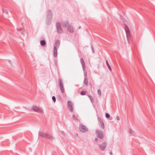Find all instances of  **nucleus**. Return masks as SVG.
I'll use <instances>...</instances> for the list:
<instances>
[{"instance_id": "dca6fc26", "label": "nucleus", "mask_w": 155, "mask_h": 155, "mask_svg": "<svg viewBox=\"0 0 155 155\" xmlns=\"http://www.w3.org/2000/svg\"><path fill=\"white\" fill-rule=\"evenodd\" d=\"M62 24L65 27H68V25H69V22L68 21L63 22Z\"/></svg>"}, {"instance_id": "a878e982", "label": "nucleus", "mask_w": 155, "mask_h": 155, "mask_svg": "<svg viewBox=\"0 0 155 155\" xmlns=\"http://www.w3.org/2000/svg\"><path fill=\"white\" fill-rule=\"evenodd\" d=\"M106 117L107 118H108L110 117V115L108 113H106L105 114Z\"/></svg>"}, {"instance_id": "bb28decb", "label": "nucleus", "mask_w": 155, "mask_h": 155, "mask_svg": "<svg viewBox=\"0 0 155 155\" xmlns=\"http://www.w3.org/2000/svg\"><path fill=\"white\" fill-rule=\"evenodd\" d=\"M116 119L118 120H120V117L119 116H117L116 117Z\"/></svg>"}, {"instance_id": "f257e3e1", "label": "nucleus", "mask_w": 155, "mask_h": 155, "mask_svg": "<svg viewBox=\"0 0 155 155\" xmlns=\"http://www.w3.org/2000/svg\"><path fill=\"white\" fill-rule=\"evenodd\" d=\"M124 28L128 42L130 43V41L131 40V37L130 35V31L129 28L127 25H125L124 26Z\"/></svg>"}, {"instance_id": "7ed1b4c3", "label": "nucleus", "mask_w": 155, "mask_h": 155, "mask_svg": "<svg viewBox=\"0 0 155 155\" xmlns=\"http://www.w3.org/2000/svg\"><path fill=\"white\" fill-rule=\"evenodd\" d=\"M38 134L39 136L45 138L46 139L52 140L53 138L51 135L42 132H39Z\"/></svg>"}, {"instance_id": "c756f323", "label": "nucleus", "mask_w": 155, "mask_h": 155, "mask_svg": "<svg viewBox=\"0 0 155 155\" xmlns=\"http://www.w3.org/2000/svg\"><path fill=\"white\" fill-rule=\"evenodd\" d=\"M84 75L85 77H87V73H85V74H84Z\"/></svg>"}, {"instance_id": "6e6552de", "label": "nucleus", "mask_w": 155, "mask_h": 155, "mask_svg": "<svg viewBox=\"0 0 155 155\" xmlns=\"http://www.w3.org/2000/svg\"><path fill=\"white\" fill-rule=\"evenodd\" d=\"M79 130L81 132L83 133H84L88 131L87 129L82 124H80L79 127Z\"/></svg>"}, {"instance_id": "4468645a", "label": "nucleus", "mask_w": 155, "mask_h": 155, "mask_svg": "<svg viewBox=\"0 0 155 155\" xmlns=\"http://www.w3.org/2000/svg\"><path fill=\"white\" fill-rule=\"evenodd\" d=\"M67 30L70 32L73 33L74 32L73 28L72 26L71 25H68V27Z\"/></svg>"}, {"instance_id": "b1692460", "label": "nucleus", "mask_w": 155, "mask_h": 155, "mask_svg": "<svg viewBox=\"0 0 155 155\" xmlns=\"http://www.w3.org/2000/svg\"><path fill=\"white\" fill-rule=\"evenodd\" d=\"M52 99L54 102H55L56 101V98H55V97H54V96H52Z\"/></svg>"}, {"instance_id": "6ab92c4d", "label": "nucleus", "mask_w": 155, "mask_h": 155, "mask_svg": "<svg viewBox=\"0 0 155 155\" xmlns=\"http://www.w3.org/2000/svg\"><path fill=\"white\" fill-rule=\"evenodd\" d=\"M106 63H107V65L109 69V70L110 71H111L112 69H111V68L110 66V65L109 64V63H108L107 60L106 61Z\"/></svg>"}, {"instance_id": "39448f33", "label": "nucleus", "mask_w": 155, "mask_h": 155, "mask_svg": "<svg viewBox=\"0 0 155 155\" xmlns=\"http://www.w3.org/2000/svg\"><path fill=\"white\" fill-rule=\"evenodd\" d=\"M107 144V142L104 141L102 143V144H99L98 145L100 150L102 151L104 150L106 148Z\"/></svg>"}, {"instance_id": "393cba45", "label": "nucleus", "mask_w": 155, "mask_h": 155, "mask_svg": "<svg viewBox=\"0 0 155 155\" xmlns=\"http://www.w3.org/2000/svg\"><path fill=\"white\" fill-rule=\"evenodd\" d=\"M2 11H3V12L6 13L7 14H8V11H7V10H6V9H2Z\"/></svg>"}, {"instance_id": "1a4fd4ad", "label": "nucleus", "mask_w": 155, "mask_h": 155, "mask_svg": "<svg viewBox=\"0 0 155 155\" xmlns=\"http://www.w3.org/2000/svg\"><path fill=\"white\" fill-rule=\"evenodd\" d=\"M32 108L35 111L38 113L42 112L43 111V110L41 109L36 106H33L32 107Z\"/></svg>"}, {"instance_id": "aec40b11", "label": "nucleus", "mask_w": 155, "mask_h": 155, "mask_svg": "<svg viewBox=\"0 0 155 155\" xmlns=\"http://www.w3.org/2000/svg\"><path fill=\"white\" fill-rule=\"evenodd\" d=\"M88 97L90 99L91 102L92 103L94 102V100L93 98V97L91 95H88Z\"/></svg>"}, {"instance_id": "9d476101", "label": "nucleus", "mask_w": 155, "mask_h": 155, "mask_svg": "<svg viewBox=\"0 0 155 155\" xmlns=\"http://www.w3.org/2000/svg\"><path fill=\"white\" fill-rule=\"evenodd\" d=\"M68 109H69V111L72 112L73 111V107L72 103L70 101H68Z\"/></svg>"}, {"instance_id": "f704fd0d", "label": "nucleus", "mask_w": 155, "mask_h": 155, "mask_svg": "<svg viewBox=\"0 0 155 155\" xmlns=\"http://www.w3.org/2000/svg\"><path fill=\"white\" fill-rule=\"evenodd\" d=\"M78 134H76V136H78Z\"/></svg>"}, {"instance_id": "f8f14e48", "label": "nucleus", "mask_w": 155, "mask_h": 155, "mask_svg": "<svg viewBox=\"0 0 155 155\" xmlns=\"http://www.w3.org/2000/svg\"><path fill=\"white\" fill-rule=\"evenodd\" d=\"M60 41L59 40H57L55 41V43L54 45V48L57 49L60 46Z\"/></svg>"}, {"instance_id": "473e14b6", "label": "nucleus", "mask_w": 155, "mask_h": 155, "mask_svg": "<svg viewBox=\"0 0 155 155\" xmlns=\"http://www.w3.org/2000/svg\"><path fill=\"white\" fill-rule=\"evenodd\" d=\"M17 29L18 30H21V29H19V28H17Z\"/></svg>"}, {"instance_id": "f3484780", "label": "nucleus", "mask_w": 155, "mask_h": 155, "mask_svg": "<svg viewBox=\"0 0 155 155\" xmlns=\"http://www.w3.org/2000/svg\"><path fill=\"white\" fill-rule=\"evenodd\" d=\"M54 57H56L57 56V49L54 48Z\"/></svg>"}, {"instance_id": "2f4dec72", "label": "nucleus", "mask_w": 155, "mask_h": 155, "mask_svg": "<svg viewBox=\"0 0 155 155\" xmlns=\"http://www.w3.org/2000/svg\"><path fill=\"white\" fill-rule=\"evenodd\" d=\"M57 63V61H56V60H55V64H56Z\"/></svg>"}, {"instance_id": "72a5a7b5", "label": "nucleus", "mask_w": 155, "mask_h": 155, "mask_svg": "<svg viewBox=\"0 0 155 155\" xmlns=\"http://www.w3.org/2000/svg\"><path fill=\"white\" fill-rule=\"evenodd\" d=\"M78 134H76V136H78Z\"/></svg>"}, {"instance_id": "c85d7f7f", "label": "nucleus", "mask_w": 155, "mask_h": 155, "mask_svg": "<svg viewBox=\"0 0 155 155\" xmlns=\"http://www.w3.org/2000/svg\"><path fill=\"white\" fill-rule=\"evenodd\" d=\"M98 140V138H96L95 139V141H97Z\"/></svg>"}, {"instance_id": "2eb2a0df", "label": "nucleus", "mask_w": 155, "mask_h": 155, "mask_svg": "<svg viewBox=\"0 0 155 155\" xmlns=\"http://www.w3.org/2000/svg\"><path fill=\"white\" fill-rule=\"evenodd\" d=\"M88 80L86 77H85L83 82V83L84 85L86 86H87L88 85Z\"/></svg>"}, {"instance_id": "f03ea898", "label": "nucleus", "mask_w": 155, "mask_h": 155, "mask_svg": "<svg viewBox=\"0 0 155 155\" xmlns=\"http://www.w3.org/2000/svg\"><path fill=\"white\" fill-rule=\"evenodd\" d=\"M52 11L50 10H48L47 11V20L48 21L47 24L50 25L51 21L52 18Z\"/></svg>"}, {"instance_id": "a211bd4d", "label": "nucleus", "mask_w": 155, "mask_h": 155, "mask_svg": "<svg viewBox=\"0 0 155 155\" xmlns=\"http://www.w3.org/2000/svg\"><path fill=\"white\" fill-rule=\"evenodd\" d=\"M40 44L42 46H44L46 45V42L44 40H41L40 41Z\"/></svg>"}, {"instance_id": "9b49d317", "label": "nucleus", "mask_w": 155, "mask_h": 155, "mask_svg": "<svg viewBox=\"0 0 155 155\" xmlns=\"http://www.w3.org/2000/svg\"><path fill=\"white\" fill-rule=\"evenodd\" d=\"M98 120L100 122L101 127L102 129H104V125L103 120L100 117H98Z\"/></svg>"}, {"instance_id": "cd10ccee", "label": "nucleus", "mask_w": 155, "mask_h": 155, "mask_svg": "<svg viewBox=\"0 0 155 155\" xmlns=\"http://www.w3.org/2000/svg\"><path fill=\"white\" fill-rule=\"evenodd\" d=\"M129 132L130 134H131L132 133V131L131 129L129 130Z\"/></svg>"}, {"instance_id": "ddd939ff", "label": "nucleus", "mask_w": 155, "mask_h": 155, "mask_svg": "<svg viewBox=\"0 0 155 155\" xmlns=\"http://www.w3.org/2000/svg\"><path fill=\"white\" fill-rule=\"evenodd\" d=\"M80 62L82 66L83 69L84 71L85 69V67L84 60L82 58H81Z\"/></svg>"}, {"instance_id": "423d86ee", "label": "nucleus", "mask_w": 155, "mask_h": 155, "mask_svg": "<svg viewBox=\"0 0 155 155\" xmlns=\"http://www.w3.org/2000/svg\"><path fill=\"white\" fill-rule=\"evenodd\" d=\"M56 28L58 33L61 34L62 32V30L61 27V24L58 22L56 23Z\"/></svg>"}, {"instance_id": "5701e85b", "label": "nucleus", "mask_w": 155, "mask_h": 155, "mask_svg": "<svg viewBox=\"0 0 155 155\" xmlns=\"http://www.w3.org/2000/svg\"><path fill=\"white\" fill-rule=\"evenodd\" d=\"M97 92L98 94L101 96V92L100 89H98L97 91Z\"/></svg>"}, {"instance_id": "0eeeda50", "label": "nucleus", "mask_w": 155, "mask_h": 155, "mask_svg": "<svg viewBox=\"0 0 155 155\" xmlns=\"http://www.w3.org/2000/svg\"><path fill=\"white\" fill-rule=\"evenodd\" d=\"M59 84L60 87L61 92L63 93L64 92V89L63 86V84L61 79L59 78L58 80Z\"/></svg>"}, {"instance_id": "412c9836", "label": "nucleus", "mask_w": 155, "mask_h": 155, "mask_svg": "<svg viewBox=\"0 0 155 155\" xmlns=\"http://www.w3.org/2000/svg\"><path fill=\"white\" fill-rule=\"evenodd\" d=\"M86 91H82L81 93V95H84L86 94Z\"/></svg>"}, {"instance_id": "20e7f679", "label": "nucleus", "mask_w": 155, "mask_h": 155, "mask_svg": "<svg viewBox=\"0 0 155 155\" xmlns=\"http://www.w3.org/2000/svg\"><path fill=\"white\" fill-rule=\"evenodd\" d=\"M96 135L98 138L100 139H102L104 137V135L102 131L97 130L96 131Z\"/></svg>"}, {"instance_id": "4be33fe9", "label": "nucleus", "mask_w": 155, "mask_h": 155, "mask_svg": "<svg viewBox=\"0 0 155 155\" xmlns=\"http://www.w3.org/2000/svg\"><path fill=\"white\" fill-rule=\"evenodd\" d=\"M73 118L75 120H77V121L78 120V119L76 117V116L74 115H73Z\"/></svg>"}, {"instance_id": "7c9ffc66", "label": "nucleus", "mask_w": 155, "mask_h": 155, "mask_svg": "<svg viewBox=\"0 0 155 155\" xmlns=\"http://www.w3.org/2000/svg\"><path fill=\"white\" fill-rule=\"evenodd\" d=\"M110 155H112L113 153L112 152H110Z\"/></svg>"}]
</instances>
